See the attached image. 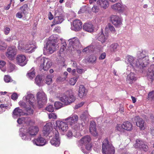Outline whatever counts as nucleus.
Returning a JSON list of instances; mask_svg holds the SVG:
<instances>
[{
	"label": "nucleus",
	"mask_w": 154,
	"mask_h": 154,
	"mask_svg": "<svg viewBox=\"0 0 154 154\" xmlns=\"http://www.w3.org/2000/svg\"><path fill=\"white\" fill-rule=\"evenodd\" d=\"M141 53L140 56L138 59L136 60L132 56L129 55H127L125 59V62L128 65V66L132 68L137 67L142 69L146 67L149 63L148 60L146 59V57Z\"/></svg>",
	"instance_id": "f257e3e1"
},
{
	"label": "nucleus",
	"mask_w": 154,
	"mask_h": 154,
	"mask_svg": "<svg viewBox=\"0 0 154 154\" xmlns=\"http://www.w3.org/2000/svg\"><path fill=\"white\" fill-rule=\"evenodd\" d=\"M35 103V99L34 95L31 93H28L26 96L23 97V101L19 102V104L25 108L28 114H31L33 112L31 107H33Z\"/></svg>",
	"instance_id": "f03ea898"
},
{
	"label": "nucleus",
	"mask_w": 154,
	"mask_h": 154,
	"mask_svg": "<svg viewBox=\"0 0 154 154\" xmlns=\"http://www.w3.org/2000/svg\"><path fill=\"white\" fill-rule=\"evenodd\" d=\"M20 135L23 140L26 141L30 140L31 137L36 135L39 131L37 126H31L27 129L22 128L20 129Z\"/></svg>",
	"instance_id": "7ed1b4c3"
},
{
	"label": "nucleus",
	"mask_w": 154,
	"mask_h": 154,
	"mask_svg": "<svg viewBox=\"0 0 154 154\" xmlns=\"http://www.w3.org/2000/svg\"><path fill=\"white\" fill-rule=\"evenodd\" d=\"M79 117L76 115H72L67 118L65 119L66 121L68 124L71 126L72 129L79 131L82 130L83 126L81 124L77 123Z\"/></svg>",
	"instance_id": "20e7f679"
},
{
	"label": "nucleus",
	"mask_w": 154,
	"mask_h": 154,
	"mask_svg": "<svg viewBox=\"0 0 154 154\" xmlns=\"http://www.w3.org/2000/svg\"><path fill=\"white\" fill-rule=\"evenodd\" d=\"M35 62L40 65L39 66L40 70H47L52 65L51 62L50 60L41 57L37 58Z\"/></svg>",
	"instance_id": "39448f33"
},
{
	"label": "nucleus",
	"mask_w": 154,
	"mask_h": 154,
	"mask_svg": "<svg viewBox=\"0 0 154 154\" xmlns=\"http://www.w3.org/2000/svg\"><path fill=\"white\" fill-rule=\"evenodd\" d=\"M102 153L103 154H114L115 149L112 144L107 139H105L102 145Z\"/></svg>",
	"instance_id": "423d86ee"
},
{
	"label": "nucleus",
	"mask_w": 154,
	"mask_h": 154,
	"mask_svg": "<svg viewBox=\"0 0 154 154\" xmlns=\"http://www.w3.org/2000/svg\"><path fill=\"white\" fill-rule=\"evenodd\" d=\"M54 36H51L49 38L45 46L47 51L50 54H52L54 52L57 46V38L56 37L53 38Z\"/></svg>",
	"instance_id": "0eeeda50"
},
{
	"label": "nucleus",
	"mask_w": 154,
	"mask_h": 154,
	"mask_svg": "<svg viewBox=\"0 0 154 154\" xmlns=\"http://www.w3.org/2000/svg\"><path fill=\"white\" fill-rule=\"evenodd\" d=\"M60 100L65 104L69 105L74 102L75 100L73 92L69 91L63 95L60 98Z\"/></svg>",
	"instance_id": "6e6552de"
},
{
	"label": "nucleus",
	"mask_w": 154,
	"mask_h": 154,
	"mask_svg": "<svg viewBox=\"0 0 154 154\" xmlns=\"http://www.w3.org/2000/svg\"><path fill=\"white\" fill-rule=\"evenodd\" d=\"M69 41L71 51H76L78 53H80L81 52L80 48L81 47V45L79 39L76 38H74L69 39Z\"/></svg>",
	"instance_id": "1a4fd4ad"
},
{
	"label": "nucleus",
	"mask_w": 154,
	"mask_h": 154,
	"mask_svg": "<svg viewBox=\"0 0 154 154\" xmlns=\"http://www.w3.org/2000/svg\"><path fill=\"white\" fill-rule=\"evenodd\" d=\"M37 102L40 107L46 103L47 98L45 93L41 90L37 94Z\"/></svg>",
	"instance_id": "9d476101"
},
{
	"label": "nucleus",
	"mask_w": 154,
	"mask_h": 154,
	"mask_svg": "<svg viewBox=\"0 0 154 154\" xmlns=\"http://www.w3.org/2000/svg\"><path fill=\"white\" fill-rule=\"evenodd\" d=\"M134 146L136 148L146 152L148 150V146L142 140L137 139Z\"/></svg>",
	"instance_id": "9b49d317"
},
{
	"label": "nucleus",
	"mask_w": 154,
	"mask_h": 154,
	"mask_svg": "<svg viewBox=\"0 0 154 154\" xmlns=\"http://www.w3.org/2000/svg\"><path fill=\"white\" fill-rule=\"evenodd\" d=\"M17 49L14 46L9 47L6 53V56L10 60H13L17 54Z\"/></svg>",
	"instance_id": "f8f14e48"
},
{
	"label": "nucleus",
	"mask_w": 154,
	"mask_h": 154,
	"mask_svg": "<svg viewBox=\"0 0 154 154\" xmlns=\"http://www.w3.org/2000/svg\"><path fill=\"white\" fill-rule=\"evenodd\" d=\"M112 23L116 27H119L122 25V19L117 15H112L110 17Z\"/></svg>",
	"instance_id": "ddd939ff"
},
{
	"label": "nucleus",
	"mask_w": 154,
	"mask_h": 154,
	"mask_svg": "<svg viewBox=\"0 0 154 154\" xmlns=\"http://www.w3.org/2000/svg\"><path fill=\"white\" fill-rule=\"evenodd\" d=\"M54 134V136L50 140V143L54 146H58L60 144L59 133L57 131L55 130Z\"/></svg>",
	"instance_id": "4468645a"
},
{
	"label": "nucleus",
	"mask_w": 154,
	"mask_h": 154,
	"mask_svg": "<svg viewBox=\"0 0 154 154\" xmlns=\"http://www.w3.org/2000/svg\"><path fill=\"white\" fill-rule=\"evenodd\" d=\"M133 122H136V125L139 127L141 130H144L145 128V126L144 121L138 116H137L132 119Z\"/></svg>",
	"instance_id": "2eb2a0df"
},
{
	"label": "nucleus",
	"mask_w": 154,
	"mask_h": 154,
	"mask_svg": "<svg viewBox=\"0 0 154 154\" xmlns=\"http://www.w3.org/2000/svg\"><path fill=\"white\" fill-rule=\"evenodd\" d=\"M52 128L51 126V124L49 123L47 124L44 127L42 131L43 133L44 136H48L49 137H51V135H49L50 134H52L55 132L54 131V132H51Z\"/></svg>",
	"instance_id": "dca6fc26"
},
{
	"label": "nucleus",
	"mask_w": 154,
	"mask_h": 154,
	"mask_svg": "<svg viewBox=\"0 0 154 154\" xmlns=\"http://www.w3.org/2000/svg\"><path fill=\"white\" fill-rule=\"evenodd\" d=\"M55 17L53 21L54 24L61 23L64 20L63 17L58 10L55 11Z\"/></svg>",
	"instance_id": "f3484780"
},
{
	"label": "nucleus",
	"mask_w": 154,
	"mask_h": 154,
	"mask_svg": "<svg viewBox=\"0 0 154 154\" xmlns=\"http://www.w3.org/2000/svg\"><path fill=\"white\" fill-rule=\"evenodd\" d=\"M82 23L79 20L76 19L73 22V25L71 26L72 30L78 31L80 30L82 27Z\"/></svg>",
	"instance_id": "a211bd4d"
},
{
	"label": "nucleus",
	"mask_w": 154,
	"mask_h": 154,
	"mask_svg": "<svg viewBox=\"0 0 154 154\" xmlns=\"http://www.w3.org/2000/svg\"><path fill=\"white\" fill-rule=\"evenodd\" d=\"M56 126L60 131H66L68 129L67 124L65 122L57 121L56 122Z\"/></svg>",
	"instance_id": "6ab92c4d"
},
{
	"label": "nucleus",
	"mask_w": 154,
	"mask_h": 154,
	"mask_svg": "<svg viewBox=\"0 0 154 154\" xmlns=\"http://www.w3.org/2000/svg\"><path fill=\"white\" fill-rule=\"evenodd\" d=\"M16 60L17 62L20 66H23L26 64L27 61L26 60L25 56L23 54H19L17 56Z\"/></svg>",
	"instance_id": "aec40b11"
},
{
	"label": "nucleus",
	"mask_w": 154,
	"mask_h": 154,
	"mask_svg": "<svg viewBox=\"0 0 154 154\" xmlns=\"http://www.w3.org/2000/svg\"><path fill=\"white\" fill-rule=\"evenodd\" d=\"M137 79L136 75L133 72H130L128 74L126 78L127 82L130 84L133 83Z\"/></svg>",
	"instance_id": "412c9836"
},
{
	"label": "nucleus",
	"mask_w": 154,
	"mask_h": 154,
	"mask_svg": "<svg viewBox=\"0 0 154 154\" xmlns=\"http://www.w3.org/2000/svg\"><path fill=\"white\" fill-rule=\"evenodd\" d=\"M25 113L19 107L15 108L13 112V117L14 119H17L19 116L24 115Z\"/></svg>",
	"instance_id": "4be33fe9"
},
{
	"label": "nucleus",
	"mask_w": 154,
	"mask_h": 154,
	"mask_svg": "<svg viewBox=\"0 0 154 154\" xmlns=\"http://www.w3.org/2000/svg\"><path fill=\"white\" fill-rule=\"evenodd\" d=\"M33 143L37 146H43L45 144V139L40 136L38 137L37 138H35L32 140Z\"/></svg>",
	"instance_id": "5701e85b"
},
{
	"label": "nucleus",
	"mask_w": 154,
	"mask_h": 154,
	"mask_svg": "<svg viewBox=\"0 0 154 154\" xmlns=\"http://www.w3.org/2000/svg\"><path fill=\"white\" fill-rule=\"evenodd\" d=\"M36 48L34 44H29L25 45L23 51L26 53H32L35 51Z\"/></svg>",
	"instance_id": "b1692460"
},
{
	"label": "nucleus",
	"mask_w": 154,
	"mask_h": 154,
	"mask_svg": "<svg viewBox=\"0 0 154 154\" xmlns=\"http://www.w3.org/2000/svg\"><path fill=\"white\" fill-rule=\"evenodd\" d=\"M89 131L91 134L93 136L97 135V132L96 128L95 123L94 121H91L90 123Z\"/></svg>",
	"instance_id": "393cba45"
},
{
	"label": "nucleus",
	"mask_w": 154,
	"mask_h": 154,
	"mask_svg": "<svg viewBox=\"0 0 154 154\" xmlns=\"http://www.w3.org/2000/svg\"><path fill=\"white\" fill-rule=\"evenodd\" d=\"M97 4L103 9L107 8L109 5V3L107 0H97Z\"/></svg>",
	"instance_id": "a878e982"
},
{
	"label": "nucleus",
	"mask_w": 154,
	"mask_h": 154,
	"mask_svg": "<svg viewBox=\"0 0 154 154\" xmlns=\"http://www.w3.org/2000/svg\"><path fill=\"white\" fill-rule=\"evenodd\" d=\"M30 120V119L29 117H22L18 119L17 122L19 124L25 125L26 126L29 124Z\"/></svg>",
	"instance_id": "bb28decb"
},
{
	"label": "nucleus",
	"mask_w": 154,
	"mask_h": 154,
	"mask_svg": "<svg viewBox=\"0 0 154 154\" xmlns=\"http://www.w3.org/2000/svg\"><path fill=\"white\" fill-rule=\"evenodd\" d=\"M96 38L102 43H105L107 38V36L105 35L103 32L98 33L96 37Z\"/></svg>",
	"instance_id": "cd10ccee"
},
{
	"label": "nucleus",
	"mask_w": 154,
	"mask_h": 154,
	"mask_svg": "<svg viewBox=\"0 0 154 154\" xmlns=\"http://www.w3.org/2000/svg\"><path fill=\"white\" fill-rule=\"evenodd\" d=\"M111 7L112 9L119 12H122L124 10V6L119 3L112 5Z\"/></svg>",
	"instance_id": "c85d7f7f"
},
{
	"label": "nucleus",
	"mask_w": 154,
	"mask_h": 154,
	"mask_svg": "<svg viewBox=\"0 0 154 154\" xmlns=\"http://www.w3.org/2000/svg\"><path fill=\"white\" fill-rule=\"evenodd\" d=\"M91 139L90 137L88 135H86L83 137L80 140V143L86 146L88 144H91L89 143L90 142Z\"/></svg>",
	"instance_id": "c756f323"
},
{
	"label": "nucleus",
	"mask_w": 154,
	"mask_h": 154,
	"mask_svg": "<svg viewBox=\"0 0 154 154\" xmlns=\"http://www.w3.org/2000/svg\"><path fill=\"white\" fill-rule=\"evenodd\" d=\"M83 28L84 30L89 32H91L94 30L93 25L91 23H85L83 26Z\"/></svg>",
	"instance_id": "7c9ffc66"
},
{
	"label": "nucleus",
	"mask_w": 154,
	"mask_h": 154,
	"mask_svg": "<svg viewBox=\"0 0 154 154\" xmlns=\"http://www.w3.org/2000/svg\"><path fill=\"white\" fill-rule=\"evenodd\" d=\"M79 96L80 98L86 95V91L85 88L83 85H80L79 88Z\"/></svg>",
	"instance_id": "2f4dec72"
},
{
	"label": "nucleus",
	"mask_w": 154,
	"mask_h": 154,
	"mask_svg": "<svg viewBox=\"0 0 154 154\" xmlns=\"http://www.w3.org/2000/svg\"><path fill=\"white\" fill-rule=\"evenodd\" d=\"M96 49H97V48H96L95 47L93 44H91L90 46L84 48L82 51L84 52L89 53L93 51Z\"/></svg>",
	"instance_id": "473e14b6"
},
{
	"label": "nucleus",
	"mask_w": 154,
	"mask_h": 154,
	"mask_svg": "<svg viewBox=\"0 0 154 154\" xmlns=\"http://www.w3.org/2000/svg\"><path fill=\"white\" fill-rule=\"evenodd\" d=\"M119 48V45L117 43H114L110 46L109 50L112 52H115L117 51Z\"/></svg>",
	"instance_id": "72a5a7b5"
},
{
	"label": "nucleus",
	"mask_w": 154,
	"mask_h": 154,
	"mask_svg": "<svg viewBox=\"0 0 154 154\" xmlns=\"http://www.w3.org/2000/svg\"><path fill=\"white\" fill-rule=\"evenodd\" d=\"M123 124L125 130L130 131L132 129V125L130 122L126 121L124 122Z\"/></svg>",
	"instance_id": "f704fd0d"
},
{
	"label": "nucleus",
	"mask_w": 154,
	"mask_h": 154,
	"mask_svg": "<svg viewBox=\"0 0 154 154\" xmlns=\"http://www.w3.org/2000/svg\"><path fill=\"white\" fill-rule=\"evenodd\" d=\"M20 9L22 11V13L25 15L28 14L29 10V8L26 4L24 5L20 8Z\"/></svg>",
	"instance_id": "c9c22d12"
},
{
	"label": "nucleus",
	"mask_w": 154,
	"mask_h": 154,
	"mask_svg": "<svg viewBox=\"0 0 154 154\" xmlns=\"http://www.w3.org/2000/svg\"><path fill=\"white\" fill-rule=\"evenodd\" d=\"M35 82L36 84L38 86H41L42 82V77L37 75L35 79Z\"/></svg>",
	"instance_id": "e433bc0d"
},
{
	"label": "nucleus",
	"mask_w": 154,
	"mask_h": 154,
	"mask_svg": "<svg viewBox=\"0 0 154 154\" xmlns=\"http://www.w3.org/2000/svg\"><path fill=\"white\" fill-rule=\"evenodd\" d=\"M85 146V149L82 148L81 150L84 153L87 154L89 152V151L91 149V144H88Z\"/></svg>",
	"instance_id": "4c0bfd02"
},
{
	"label": "nucleus",
	"mask_w": 154,
	"mask_h": 154,
	"mask_svg": "<svg viewBox=\"0 0 154 154\" xmlns=\"http://www.w3.org/2000/svg\"><path fill=\"white\" fill-rule=\"evenodd\" d=\"M27 76L28 78L32 79H33L35 76V73L34 71V69L32 68L28 73Z\"/></svg>",
	"instance_id": "58836bf2"
},
{
	"label": "nucleus",
	"mask_w": 154,
	"mask_h": 154,
	"mask_svg": "<svg viewBox=\"0 0 154 154\" xmlns=\"http://www.w3.org/2000/svg\"><path fill=\"white\" fill-rule=\"evenodd\" d=\"M52 76L51 75H47L45 79V82L47 84L49 85L51 84L52 82Z\"/></svg>",
	"instance_id": "ea45409f"
},
{
	"label": "nucleus",
	"mask_w": 154,
	"mask_h": 154,
	"mask_svg": "<svg viewBox=\"0 0 154 154\" xmlns=\"http://www.w3.org/2000/svg\"><path fill=\"white\" fill-rule=\"evenodd\" d=\"M107 28L112 33L115 34L116 33V32L114 27L110 24H109L108 26H106L105 29H106Z\"/></svg>",
	"instance_id": "a19ab883"
},
{
	"label": "nucleus",
	"mask_w": 154,
	"mask_h": 154,
	"mask_svg": "<svg viewBox=\"0 0 154 154\" xmlns=\"http://www.w3.org/2000/svg\"><path fill=\"white\" fill-rule=\"evenodd\" d=\"M96 57L94 55H91L89 56L87 59L88 61L91 63H95L96 60Z\"/></svg>",
	"instance_id": "79ce46f5"
},
{
	"label": "nucleus",
	"mask_w": 154,
	"mask_h": 154,
	"mask_svg": "<svg viewBox=\"0 0 154 154\" xmlns=\"http://www.w3.org/2000/svg\"><path fill=\"white\" fill-rule=\"evenodd\" d=\"M7 47V45L4 42L0 40V50H5Z\"/></svg>",
	"instance_id": "37998d69"
},
{
	"label": "nucleus",
	"mask_w": 154,
	"mask_h": 154,
	"mask_svg": "<svg viewBox=\"0 0 154 154\" xmlns=\"http://www.w3.org/2000/svg\"><path fill=\"white\" fill-rule=\"evenodd\" d=\"M89 116L87 112H84L81 116V117L83 120H86L88 118Z\"/></svg>",
	"instance_id": "c03bdc74"
},
{
	"label": "nucleus",
	"mask_w": 154,
	"mask_h": 154,
	"mask_svg": "<svg viewBox=\"0 0 154 154\" xmlns=\"http://www.w3.org/2000/svg\"><path fill=\"white\" fill-rule=\"evenodd\" d=\"M25 47L24 46L23 42L22 41H20L19 42L18 48L20 50H23Z\"/></svg>",
	"instance_id": "a18cd8bd"
},
{
	"label": "nucleus",
	"mask_w": 154,
	"mask_h": 154,
	"mask_svg": "<svg viewBox=\"0 0 154 154\" xmlns=\"http://www.w3.org/2000/svg\"><path fill=\"white\" fill-rule=\"evenodd\" d=\"M54 105L56 109H58L61 108L62 106V104L60 102H56L54 103Z\"/></svg>",
	"instance_id": "49530a36"
},
{
	"label": "nucleus",
	"mask_w": 154,
	"mask_h": 154,
	"mask_svg": "<svg viewBox=\"0 0 154 154\" xmlns=\"http://www.w3.org/2000/svg\"><path fill=\"white\" fill-rule=\"evenodd\" d=\"M4 80L6 82H11L13 80L9 75H5L4 78Z\"/></svg>",
	"instance_id": "de8ad7c7"
},
{
	"label": "nucleus",
	"mask_w": 154,
	"mask_h": 154,
	"mask_svg": "<svg viewBox=\"0 0 154 154\" xmlns=\"http://www.w3.org/2000/svg\"><path fill=\"white\" fill-rule=\"evenodd\" d=\"M91 10L93 12L97 13L99 12L100 8L98 6L94 5L92 8Z\"/></svg>",
	"instance_id": "09e8293b"
},
{
	"label": "nucleus",
	"mask_w": 154,
	"mask_h": 154,
	"mask_svg": "<svg viewBox=\"0 0 154 154\" xmlns=\"http://www.w3.org/2000/svg\"><path fill=\"white\" fill-rule=\"evenodd\" d=\"M123 124L122 125H118L116 127V129L119 131H123L125 130Z\"/></svg>",
	"instance_id": "8fccbe9b"
},
{
	"label": "nucleus",
	"mask_w": 154,
	"mask_h": 154,
	"mask_svg": "<svg viewBox=\"0 0 154 154\" xmlns=\"http://www.w3.org/2000/svg\"><path fill=\"white\" fill-rule=\"evenodd\" d=\"M46 110L49 112H53L54 111V108L52 105H50L45 108Z\"/></svg>",
	"instance_id": "3c124183"
},
{
	"label": "nucleus",
	"mask_w": 154,
	"mask_h": 154,
	"mask_svg": "<svg viewBox=\"0 0 154 154\" xmlns=\"http://www.w3.org/2000/svg\"><path fill=\"white\" fill-rule=\"evenodd\" d=\"M16 35H11V36L7 38L6 39H5V41L8 42H10L13 40L16 39Z\"/></svg>",
	"instance_id": "603ef678"
},
{
	"label": "nucleus",
	"mask_w": 154,
	"mask_h": 154,
	"mask_svg": "<svg viewBox=\"0 0 154 154\" xmlns=\"http://www.w3.org/2000/svg\"><path fill=\"white\" fill-rule=\"evenodd\" d=\"M77 79V78H71L70 79L69 81V83L70 84L72 85H74L76 83Z\"/></svg>",
	"instance_id": "864d4df0"
},
{
	"label": "nucleus",
	"mask_w": 154,
	"mask_h": 154,
	"mask_svg": "<svg viewBox=\"0 0 154 154\" xmlns=\"http://www.w3.org/2000/svg\"><path fill=\"white\" fill-rule=\"evenodd\" d=\"M16 67L13 64L10 63L9 68V71L10 72H12L16 69Z\"/></svg>",
	"instance_id": "5fc2aeb1"
},
{
	"label": "nucleus",
	"mask_w": 154,
	"mask_h": 154,
	"mask_svg": "<svg viewBox=\"0 0 154 154\" xmlns=\"http://www.w3.org/2000/svg\"><path fill=\"white\" fill-rule=\"evenodd\" d=\"M48 117L50 119H56L57 118V116L55 113H52L49 114Z\"/></svg>",
	"instance_id": "6e6d98bb"
},
{
	"label": "nucleus",
	"mask_w": 154,
	"mask_h": 154,
	"mask_svg": "<svg viewBox=\"0 0 154 154\" xmlns=\"http://www.w3.org/2000/svg\"><path fill=\"white\" fill-rule=\"evenodd\" d=\"M63 44V45H62V46H61L60 49V51L61 52H63L64 51L66 48V46L67 45L65 43Z\"/></svg>",
	"instance_id": "4d7b16f0"
},
{
	"label": "nucleus",
	"mask_w": 154,
	"mask_h": 154,
	"mask_svg": "<svg viewBox=\"0 0 154 154\" xmlns=\"http://www.w3.org/2000/svg\"><path fill=\"white\" fill-rule=\"evenodd\" d=\"M10 29L9 27H6L4 29V31L5 34L6 35H8L10 32Z\"/></svg>",
	"instance_id": "13d9d810"
},
{
	"label": "nucleus",
	"mask_w": 154,
	"mask_h": 154,
	"mask_svg": "<svg viewBox=\"0 0 154 154\" xmlns=\"http://www.w3.org/2000/svg\"><path fill=\"white\" fill-rule=\"evenodd\" d=\"M154 93V91H152V92H150L149 93L148 95V98L149 99H152V98H153V97L154 96V94L153 93Z\"/></svg>",
	"instance_id": "bf43d9fd"
},
{
	"label": "nucleus",
	"mask_w": 154,
	"mask_h": 154,
	"mask_svg": "<svg viewBox=\"0 0 154 154\" xmlns=\"http://www.w3.org/2000/svg\"><path fill=\"white\" fill-rule=\"evenodd\" d=\"M106 54L105 53H102L99 57V60H103L106 57Z\"/></svg>",
	"instance_id": "052dcab7"
},
{
	"label": "nucleus",
	"mask_w": 154,
	"mask_h": 154,
	"mask_svg": "<svg viewBox=\"0 0 154 154\" xmlns=\"http://www.w3.org/2000/svg\"><path fill=\"white\" fill-rule=\"evenodd\" d=\"M17 98V95L16 93H13L11 95V98L13 100H16Z\"/></svg>",
	"instance_id": "680f3d73"
},
{
	"label": "nucleus",
	"mask_w": 154,
	"mask_h": 154,
	"mask_svg": "<svg viewBox=\"0 0 154 154\" xmlns=\"http://www.w3.org/2000/svg\"><path fill=\"white\" fill-rule=\"evenodd\" d=\"M81 130H80L79 131L75 130L77 132H76V134L74 135V136L76 138L79 137L81 136V134L79 132V131Z\"/></svg>",
	"instance_id": "e2e57ef3"
},
{
	"label": "nucleus",
	"mask_w": 154,
	"mask_h": 154,
	"mask_svg": "<svg viewBox=\"0 0 154 154\" xmlns=\"http://www.w3.org/2000/svg\"><path fill=\"white\" fill-rule=\"evenodd\" d=\"M6 64V63L4 61H0V69L4 67Z\"/></svg>",
	"instance_id": "0e129e2a"
},
{
	"label": "nucleus",
	"mask_w": 154,
	"mask_h": 154,
	"mask_svg": "<svg viewBox=\"0 0 154 154\" xmlns=\"http://www.w3.org/2000/svg\"><path fill=\"white\" fill-rule=\"evenodd\" d=\"M67 136L68 137H70L72 136H73V134L72 132V131H68V133H67L66 134Z\"/></svg>",
	"instance_id": "69168bd1"
},
{
	"label": "nucleus",
	"mask_w": 154,
	"mask_h": 154,
	"mask_svg": "<svg viewBox=\"0 0 154 154\" xmlns=\"http://www.w3.org/2000/svg\"><path fill=\"white\" fill-rule=\"evenodd\" d=\"M77 71L79 73L82 74L85 72V70L83 69H77Z\"/></svg>",
	"instance_id": "338daca9"
},
{
	"label": "nucleus",
	"mask_w": 154,
	"mask_h": 154,
	"mask_svg": "<svg viewBox=\"0 0 154 154\" xmlns=\"http://www.w3.org/2000/svg\"><path fill=\"white\" fill-rule=\"evenodd\" d=\"M84 104V102H82L81 103H80L76 105L75 106V108L76 109H78L80 107H81Z\"/></svg>",
	"instance_id": "774afa93"
}]
</instances>
